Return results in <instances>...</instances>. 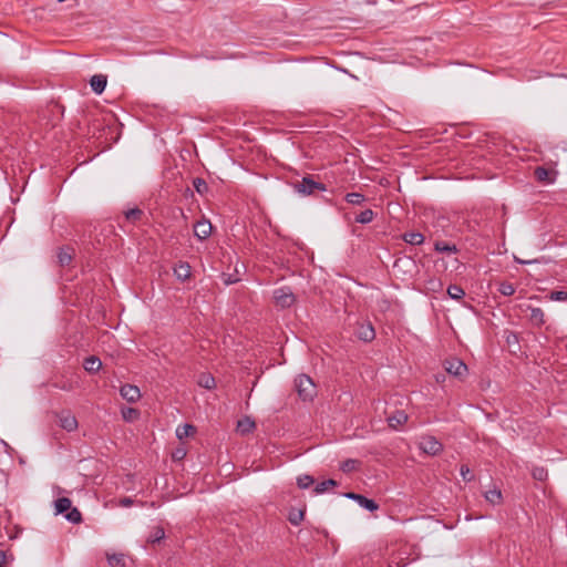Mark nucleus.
I'll use <instances>...</instances> for the list:
<instances>
[{
  "instance_id": "obj_1",
  "label": "nucleus",
  "mask_w": 567,
  "mask_h": 567,
  "mask_svg": "<svg viewBox=\"0 0 567 567\" xmlns=\"http://www.w3.org/2000/svg\"><path fill=\"white\" fill-rule=\"evenodd\" d=\"M291 186L301 196H316L317 193L327 190L326 184L310 174H306L301 179L291 182Z\"/></svg>"
},
{
  "instance_id": "obj_2",
  "label": "nucleus",
  "mask_w": 567,
  "mask_h": 567,
  "mask_svg": "<svg viewBox=\"0 0 567 567\" xmlns=\"http://www.w3.org/2000/svg\"><path fill=\"white\" fill-rule=\"evenodd\" d=\"M295 386L302 401H312L317 395V389L312 379L307 374H299L295 379Z\"/></svg>"
},
{
  "instance_id": "obj_3",
  "label": "nucleus",
  "mask_w": 567,
  "mask_h": 567,
  "mask_svg": "<svg viewBox=\"0 0 567 567\" xmlns=\"http://www.w3.org/2000/svg\"><path fill=\"white\" fill-rule=\"evenodd\" d=\"M274 298L276 300V303L278 306H280L281 308H289L296 301V297H295L291 288L288 286L277 288L274 291Z\"/></svg>"
},
{
  "instance_id": "obj_4",
  "label": "nucleus",
  "mask_w": 567,
  "mask_h": 567,
  "mask_svg": "<svg viewBox=\"0 0 567 567\" xmlns=\"http://www.w3.org/2000/svg\"><path fill=\"white\" fill-rule=\"evenodd\" d=\"M354 336L363 342L373 341L375 339V330L373 324L367 320L357 322L354 328Z\"/></svg>"
},
{
  "instance_id": "obj_5",
  "label": "nucleus",
  "mask_w": 567,
  "mask_h": 567,
  "mask_svg": "<svg viewBox=\"0 0 567 567\" xmlns=\"http://www.w3.org/2000/svg\"><path fill=\"white\" fill-rule=\"evenodd\" d=\"M54 415L58 419L60 426L66 432H73L78 429V420L70 410L55 412Z\"/></svg>"
},
{
  "instance_id": "obj_6",
  "label": "nucleus",
  "mask_w": 567,
  "mask_h": 567,
  "mask_svg": "<svg viewBox=\"0 0 567 567\" xmlns=\"http://www.w3.org/2000/svg\"><path fill=\"white\" fill-rule=\"evenodd\" d=\"M419 447L424 453L433 456L440 454L443 451V444L432 435L422 436Z\"/></svg>"
},
{
  "instance_id": "obj_7",
  "label": "nucleus",
  "mask_w": 567,
  "mask_h": 567,
  "mask_svg": "<svg viewBox=\"0 0 567 567\" xmlns=\"http://www.w3.org/2000/svg\"><path fill=\"white\" fill-rule=\"evenodd\" d=\"M342 495L349 499L357 502L360 507H362L371 513L378 511L380 507L379 504L374 499L368 498L362 494H358L354 492H347V493H343Z\"/></svg>"
},
{
  "instance_id": "obj_8",
  "label": "nucleus",
  "mask_w": 567,
  "mask_h": 567,
  "mask_svg": "<svg viewBox=\"0 0 567 567\" xmlns=\"http://www.w3.org/2000/svg\"><path fill=\"white\" fill-rule=\"evenodd\" d=\"M445 370L447 373L462 379L467 373V365L458 358L445 360Z\"/></svg>"
},
{
  "instance_id": "obj_9",
  "label": "nucleus",
  "mask_w": 567,
  "mask_h": 567,
  "mask_svg": "<svg viewBox=\"0 0 567 567\" xmlns=\"http://www.w3.org/2000/svg\"><path fill=\"white\" fill-rule=\"evenodd\" d=\"M106 559L110 567H134L132 557L123 553L106 554Z\"/></svg>"
},
{
  "instance_id": "obj_10",
  "label": "nucleus",
  "mask_w": 567,
  "mask_h": 567,
  "mask_svg": "<svg viewBox=\"0 0 567 567\" xmlns=\"http://www.w3.org/2000/svg\"><path fill=\"white\" fill-rule=\"evenodd\" d=\"M213 226L209 220L202 219L194 225V236L203 241L207 239L212 234Z\"/></svg>"
},
{
  "instance_id": "obj_11",
  "label": "nucleus",
  "mask_w": 567,
  "mask_h": 567,
  "mask_svg": "<svg viewBox=\"0 0 567 567\" xmlns=\"http://www.w3.org/2000/svg\"><path fill=\"white\" fill-rule=\"evenodd\" d=\"M121 396L128 403H135L141 399V391L138 386L133 384H124L120 389Z\"/></svg>"
},
{
  "instance_id": "obj_12",
  "label": "nucleus",
  "mask_w": 567,
  "mask_h": 567,
  "mask_svg": "<svg viewBox=\"0 0 567 567\" xmlns=\"http://www.w3.org/2000/svg\"><path fill=\"white\" fill-rule=\"evenodd\" d=\"M173 274L177 280L184 282L192 277V268L187 261H178L174 268Z\"/></svg>"
},
{
  "instance_id": "obj_13",
  "label": "nucleus",
  "mask_w": 567,
  "mask_h": 567,
  "mask_svg": "<svg viewBox=\"0 0 567 567\" xmlns=\"http://www.w3.org/2000/svg\"><path fill=\"white\" fill-rule=\"evenodd\" d=\"M408 421V414L403 410H394L386 416L389 426L393 430H398L399 426L403 425Z\"/></svg>"
},
{
  "instance_id": "obj_14",
  "label": "nucleus",
  "mask_w": 567,
  "mask_h": 567,
  "mask_svg": "<svg viewBox=\"0 0 567 567\" xmlns=\"http://www.w3.org/2000/svg\"><path fill=\"white\" fill-rule=\"evenodd\" d=\"M74 257V249L66 246L58 249L56 258L61 267L69 266Z\"/></svg>"
},
{
  "instance_id": "obj_15",
  "label": "nucleus",
  "mask_w": 567,
  "mask_h": 567,
  "mask_svg": "<svg viewBox=\"0 0 567 567\" xmlns=\"http://www.w3.org/2000/svg\"><path fill=\"white\" fill-rule=\"evenodd\" d=\"M107 76L104 74H95L90 80V85L95 94H102L106 87Z\"/></svg>"
},
{
  "instance_id": "obj_16",
  "label": "nucleus",
  "mask_w": 567,
  "mask_h": 567,
  "mask_svg": "<svg viewBox=\"0 0 567 567\" xmlns=\"http://www.w3.org/2000/svg\"><path fill=\"white\" fill-rule=\"evenodd\" d=\"M534 176L538 182L545 184H550L555 181L553 172L544 166H537L534 171Z\"/></svg>"
},
{
  "instance_id": "obj_17",
  "label": "nucleus",
  "mask_w": 567,
  "mask_h": 567,
  "mask_svg": "<svg viewBox=\"0 0 567 567\" xmlns=\"http://www.w3.org/2000/svg\"><path fill=\"white\" fill-rule=\"evenodd\" d=\"M83 368L87 373H96L102 368V361L96 355H90L85 358Z\"/></svg>"
},
{
  "instance_id": "obj_18",
  "label": "nucleus",
  "mask_w": 567,
  "mask_h": 567,
  "mask_svg": "<svg viewBox=\"0 0 567 567\" xmlns=\"http://www.w3.org/2000/svg\"><path fill=\"white\" fill-rule=\"evenodd\" d=\"M402 240L412 246H420L424 243V235L417 231L404 233L401 236Z\"/></svg>"
},
{
  "instance_id": "obj_19",
  "label": "nucleus",
  "mask_w": 567,
  "mask_h": 567,
  "mask_svg": "<svg viewBox=\"0 0 567 567\" xmlns=\"http://www.w3.org/2000/svg\"><path fill=\"white\" fill-rule=\"evenodd\" d=\"M434 250L437 252L447 254V255L458 252V248L456 247V245L450 244V243L443 241V240H436L434 243Z\"/></svg>"
},
{
  "instance_id": "obj_20",
  "label": "nucleus",
  "mask_w": 567,
  "mask_h": 567,
  "mask_svg": "<svg viewBox=\"0 0 567 567\" xmlns=\"http://www.w3.org/2000/svg\"><path fill=\"white\" fill-rule=\"evenodd\" d=\"M72 506L69 497H59L54 501L55 515L65 514Z\"/></svg>"
},
{
  "instance_id": "obj_21",
  "label": "nucleus",
  "mask_w": 567,
  "mask_h": 567,
  "mask_svg": "<svg viewBox=\"0 0 567 567\" xmlns=\"http://www.w3.org/2000/svg\"><path fill=\"white\" fill-rule=\"evenodd\" d=\"M125 219L131 224L138 223L144 216V212L138 207L130 208L124 212Z\"/></svg>"
},
{
  "instance_id": "obj_22",
  "label": "nucleus",
  "mask_w": 567,
  "mask_h": 567,
  "mask_svg": "<svg viewBox=\"0 0 567 567\" xmlns=\"http://www.w3.org/2000/svg\"><path fill=\"white\" fill-rule=\"evenodd\" d=\"M338 485H339V483L336 480L329 478L321 483H318L313 488V493L322 494V493L327 492L330 487H337Z\"/></svg>"
},
{
  "instance_id": "obj_23",
  "label": "nucleus",
  "mask_w": 567,
  "mask_h": 567,
  "mask_svg": "<svg viewBox=\"0 0 567 567\" xmlns=\"http://www.w3.org/2000/svg\"><path fill=\"white\" fill-rule=\"evenodd\" d=\"M195 432H196V427L192 424L186 423V424L177 426L176 436L179 440H183V439L188 437L189 435L194 434Z\"/></svg>"
},
{
  "instance_id": "obj_24",
  "label": "nucleus",
  "mask_w": 567,
  "mask_h": 567,
  "mask_svg": "<svg viewBox=\"0 0 567 567\" xmlns=\"http://www.w3.org/2000/svg\"><path fill=\"white\" fill-rule=\"evenodd\" d=\"M529 320H530L532 323H534L536 326L544 324L545 320H544V311H543V309H540L538 307L530 308Z\"/></svg>"
},
{
  "instance_id": "obj_25",
  "label": "nucleus",
  "mask_w": 567,
  "mask_h": 567,
  "mask_svg": "<svg viewBox=\"0 0 567 567\" xmlns=\"http://www.w3.org/2000/svg\"><path fill=\"white\" fill-rule=\"evenodd\" d=\"M121 413H122L123 420L126 422H133V421L137 420L141 415V413L137 409L130 408V406L123 408Z\"/></svg>"
},
{
  "instance_id": "obj_26",
  "label": "nucleus",
  "mask_w": 567,
  "mask_h": 567,
  "mask_svg": "<svg viewBox=\"0 0 567 567\" xmlns=\"http://www.w3.org/2000/svg\"><path fill=\"white\" fill-rule=\"evenodd\" d=\"M165 537V530L161 526H156L153 528L152 533L147 537V543L156 544L159 543Z\"/></svg>"
},
{
  "instance_id": "obj_27",
  "label": "nucleus",
  "mask_w": 567,
  "mask_h": 567,
  "mask_svg": "<svg viewBox=\"0 0 567 567\" xmlns=\"http://www.w3.org/2000/svg\"><path fill=\"white\" fill-rule=\"evenodd\" d=\"M374 212L370 208L361 212L359 215L355 216L354 221L359 224H369L374 219Z\"/></svg>"
},
{
  "instance_id": "obj_28",
  "label": "nucleus",
  "mask_w": 567,
  "mask_h": 567,
  "mask_svg": "<svg viewBox=\"0 0 567 567\" xmlns=\"http://www.w3.org/2000/svg\"><path fill=\"white\" fill-rule=\"evenodd\" d=\"M198 384L204 389L212 390L215 388L216 382L212 374L203 373L199 377Z\"/></svg>"
},
{
  "instance_id": "obj_29",
  "label": "nucleus",
  "mask_w": 567,
  "mask_h": 567,
  "mask_svg": "<svg viewBox=\"0 0 567 567\" xmlns=\"http://www.w3.org/2000/svg\"><path fill=\"white\" fill-rule=\"evenodd\" d=\"M193 186H194L195 190L202 196L206 195L209 190V187H208L206 181L202 177H195L193 179Z\"/></svg>"
},
{
  "instance_id": "obj_30",
  "label": "nucleus",
  "mask_w": 567,
  "mask_h": 567,
  "mask_svg": "<svg viewBox=\"0 0 567 567\" xmlns=\"http://www.w3.org/2000/svg\"><path fill=\"white\" fill-rule=\"evenodd\" d=\"M447 295L451 299L461 300L465 296V291L458 285H450L447 287Z\"/></svg>"
},
{
  "instance_id": "obj_31",
  "label": "nucleus",
  "mask_w": 567,
  "mask_h": 567,
  "mask_svg": "<svg viewBox=\"0 0 567 567\" xmlns=\"http://www.w3.org/2000/svg\"><path fill=\"white\" fill-rule=\"evenodd\" d=\"M68 522L79 524L82 522V514L76 507H72L64 514Z\"/></svg>"
},
{
  "instance_id": "obj_32",
  "label": "nucleus",
  "mask_w": 567,
  "mask_h": 567,
  "mask_svg": "<svg viewBox=\"0 0 567 567\" xmlns=\"http://www.w3.org/2000/svg\"><path fill=\"white\" fill-rule=\"evenodd\" d=\"M484 496L493 505L499 504L502 501V492L498 488L487 491Z\"/></svg>"
},
{
  "instance_id": "obj_33",
  "label": "nucleus",
  "mask_w": 567,
  "mask_h": 567,
  "mask_svg": "<svg viewBox=\"0 0 567 567\" xmlns=\"http://www.w3.org/2000/svg\"><path fill=\"white\" fill-rule=\"evenodd\" d=\"M365 199V196L361 193H348L344 196V200L351 205H361Z\"/></svg>"
},
{
  "instance_id": "obj_34",
  "label": "nucleus",
  "mask_w": 567,
  "mask_h": 567,
  "mask_svg": "<svg viewBox=\"0 0 567 567\" xmlns=\"http://www.w3.org/2000/svg\"><path fill=\"white\" fill-rule=\"evenodd\" d=\"M237 429L244 434L249 433L255 429V422L249 417H245L238 421Z\"/></svg>"
},
{
  "instance_id": "obj_35",
  "label": "nucleus",
  "mask_w": 567,
  "mask_h": 567,
  "mask_svg": "<svg viewBox=\"0 0 567 567\" xmlns=\"http://www.w3.org/2000/svg\"><path fill=\"white\" fill-rule=\"evenodd\" d=\"M315 483V478L311 475L303 474L297 477V485L301 489L309 488Z\"/></svg>"
},
{
  "instance_id": "obj_36",
  "label": "nucleus",
  "mask_w": 567,
  "mask_h": 567,
  "mask_svg": "<svg viewBox=\"0 0 567 567\" xmlns=\"http://www.w3.org/2000/svg\"><path fill=\"white\" fill-rule=\"evenodd\" d=\"M532 476L536 481L544 482L548 477V471L543 466H535L532 470Z\"/></svg>"
},
{
  "instance_id": "obj_37",
  "label": "nucleus",
  "mask_w": 567,
  "mask_h": 567,
  "mask_svg": "<svg viewBox=\"0 0 567 567\" xmlns=\"http://www.w3.org/2000/svg\"><path fill=\"white\" fill-rule=\"evenodd\" d=\"M360 464L358 460L354 458H347L340 464V470L343 473H350L357 468V466Z\"/></svg>"
},
{
  "instance_id": "obj_38",
  "label": "nucleus",
  "mask_w": 567,
  "mask_h": 567,
  "mask_svg": "<svg viewBox=\"0 0 567 567\" xmlns=\"http://www.w3.org/2000/svg\"><path fill=\"white\" fill-rule=\"evenodd\" d=\"M50 385L54 389H59V390L66 391V392H70L74 389V383L69 380L54 381V382L50 383Z\"/></svg>"
},
{
  "instance_id": "obj_39",
  "label": "nucleus",
  "mask_w": 567,
  "mask_h": 567,
  "mask_svg": "<svg viewBox=\"0 0 567 567\" xmlns=\"http://www.w3.org/2000/svg\"><path fill=\"white\" fill-rule=\"evenodd\" d=\"M303 517H305V511H296V509H292L290 513H289V516H288V519L289 522L295 525V526H298L302 520H303Z\"/></svg>"
},
{
  "instance_id": "obj_40",
  "label": "nucleus",
  "mask_w": 567,
  "mask_h": 567,
  "mask_svg": "<svg viewBox=\"0 0 567 567\" xmlns=\"http://www.w3.org/2000/svg\"><path fill=\"white\" fill-rule=\"evenodd\" d=\"M498 291L503 296L509 297V296H513L515 293L516 289H515L513 284L504 281V282L499 284Z\"/></svg>"
},
{
  "instance_id": "obj_41",
  "label": "nucleus",
  "mask_w": 567,
  "mask_h": 567,
  "mask_svg": "<svg viewBox=\"0 0 567 567\" xmlns=\"http://www.w3.org/2000/svg\"><path fill=\"white\" fill-rule=\"evenodd\" d=\"M549 298L554 301H567V291L554 290L550 292Z\"/></svg>"
},
{
  "instance_id": "obj_42",
  "label": "nucleus",
  "mask_w": 567,
  "mask_h": 567,
  "mask_svg": "<svg viewBox=\"0 0 567 567\" xmlns=\"http://www.w3.org/2000/svg\"><path fill=\"white\" fill-rule=\"evenodd\" d=\"M460 473L465 482H472L474 480V475L472 474L470 467L465 464L461 466Z\"/></svg>"
},
{
  "instance_id": "obj_43",
  "label": "nucleus",
  "mask_w": 567,
  "mask_h": 567,
  "mask_svg": "<svg viewBox=\"0 0 567 567\" xmlns=\"http://www.w3.org/2000/svg\"><path fill=\"white\" fill-rule=\"evenodd\" d=\"M221 279H223V282L226 285V286H229V285H233V284H236L239 281V278L237 277V275H233V274H223L221 275Z\"/></svg>"
},
{
  "instance_id": "obj_44",
  "label": "nucleus",
  "mask_w": 567,
  "mask_h": 567,
  "mask_svg": "<svg viewBox=\"0 0 567 567\" xmlns=\"http://www.w3.org/2000/svg\"><path fill=\"white\" fill-rule=\"evenodd\" d=\"M508 347L517 346L519 348L518 336L515 332H508L506 336Z\"/></svg>"
},
{
  "instance_id": "obj_45",
  "label": "nucleus",
  "mask_w": 567,
  "mask_h": 567,
  "mask_svg": "<svg viewBox=\"0 0 567 567\" xmlns=\"http://www.w3.org/2000/svg\"><path fill=\"white\" fill-rule=\"evenodd\" d=\"M120 504L124 507L131 506L133 504V499L131 497H123L120 501Z\"/></svg>"
},
{
  "instance_id": "obj_46",
  "label": "nucleus",
  "mask_w": 567,
  "mask_h": 567,
  "mask_svg": "<svg viewBox=\"0 0 567 567\" xmlns=\"http://www.w3.org/2000/svg\"><path fill=\"white\" fill-rule=\"evenodd\" d=\"M185 456V452L184 451H177L175 454H174V457L175 458H183Z\"/></svg>"
},
{
  "instance_id": "obj_47",
  "label": "nucleus",
  "mask_w": 567,
  "mask_h": 567,
  "mask_svg": "<svg viewBox=\"0 0 567 567\" xmlns=\"http://www.w3.org/2000/svg\"><path fill=\"white\" fill-rule=\"evenodd\" d=\"M6 561V554L3 551H0V567L3 566Z\"/></svg>"
},
{
  "instance_id": "obj_48",
  "label": "nucleus",
  "mask_w": 567,
  "mask_h": 567,
  "mask_svg": "<svg viewBox=\"0 0 567 567\" xmlns=\"http://www.w3.org/2000/svg\"><path fill=\"white\" fill-rule=\"evenodd\" d=\"M520 264H533L536 262V260H518Z\"/></svg>"
},
{
  "instance_id": "obj_49",
  "label": "nucleus",
  "mask_w": 567,
  "mask_h": 567,
  "mask_svg": "<svg viewBox=\"0 0 567 567\" xmlns=\"http://www.w3.org/2000/svg\"><path fill=\"white\" fill-rule=\"evenodd\" d=\"M102 130H103V131H105V130H111V126H103V128H102Z\"/></svg>"
}]
</instances>
